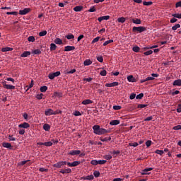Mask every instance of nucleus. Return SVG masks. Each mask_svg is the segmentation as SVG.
I'll return each mask as SVG.
<instances>
[{
    "label": "nucleus",
    "mask_w": 181,
    "mask_h": 181,
    "mask_svg": "<svg viewBox=\"0 0 181 181\" xmlns=\"http://www.w3.org/2000/svg\"><path fill=\"white\" fill-rule=\"evenodd\" d=\"M93 132L96 135H104V134H108V130L103 129L100 125H94L93 127Z\"/></svg>",
    "instance_id": "obj_1"
},
{
    "label": "nucleus",
    "mask_w": 181,
    "mask_h": 181,
    "mask_svg": "<svg viewBox=\"0 0 181 181\" xmlns=\"http://www.w3.org/2000/svg\"><path fill=\"white\" fill-rule=\"evenodd\" d=\"M145 30H146V28L144 26L133 27L132 28L134 33H142V32H145Z\"/></svg>",
    "instance_id": "obj_2"
},
{
    "label": "nucleus",
    "mask_w": 181,
    "mask_h": 181,
    "mask_svg": "<svg viewBox=\"0 0 181 181\" xmlns=\"http://www.w3.org/2000/svg\"><path fill=\"white\" fill-rule=\"evenodd\" d=\"M60 74H61L60 71L50 73L48 75V78H49L50 80H53L55 77H59V76H60Z\"/></svg>",
    "instance_id": "obj_3"
},
{
    "label": "nucleus",
    "mask_w": 181,
    "mask_h": 181,
    "mask_svg": "<svg viewBox=\"0 0 181 181\" xmlns=\"http://www.w3.org/2000/svg\"><path fill=\"white\" fill-rule=\"evenodd\" d=\"M56 114H57V112L53 111V110H52V109H47L45 112V115H46L47 117H49L50 115H56Z\"/></svg>",
    "instance_id": "obj_4"
},
{
    "label": "nucleus",
    "mask_w": 181,
    "mask_h": 181,
    "mask_svg": "<svg viewBox=\"0 0 181 181\" xmlns=\"http://www.w3.org/2000/svg\"><path fill=\"white\" fill-rule=\"evenodd\" d=\"M30 11H32L30 8H25L23 10L19 11V15H28Z\"/></svg>",
    "instance_id": "obj_5"
},
{
    "label": "nucleus",
    "mask_w": 181,
    "mask_h": 181,
    "mask_svg": "<svg viewBox=\"0 0 181 181\" xmlns=\"http://www.w3.org/2000/svg\"><path fill=\"white\" fill-rule=\"evenodd\" d=\"M81 153V151L80 150H71L69 151L68 155H71V156H74L75 155H80Z\"/></svg>",
    "instance_id": "obj_6"
},
{
    "label": "nucleus",
    "mask_w": 181,
    "mask_h": 181,
    "mask_svg": "<svg viewBox=\"0 0 181 181\" xmlns=\"http://www.w3.org/2000/svg\"><path fill=\"white\" fill-rule=\"evenodd\" d=\"M80 163H81L80 161H74L73 163L68 162L67 165L69 168H74L76 166H78V165H80Z\"/></svg>",
    "instance_id": "obj_7"
},
{
    "label": "nucleus",
    "mask_w": 181,
    "mask_h": 181,
    "mask_svg": "<svg viewBox=\"0 0 181 181\" xmlns=\"http://www.w3.org/2000/svg\"><path fill=\"white\" fill-rule=\"evenodd\" d=\"M59 173H62V175H66V174H68V173H71V168L61 169L59 170Z\"/></svg>",
    "instance_id": "obj_8"
},
{
    "label": "nucleus",
    "mask_w": 181,
    "mask_h": 181,
    "mask_svg": "<svg viewBox=\"0 0 181 181\" xmlns=\"http://www.w3.org/2000/svg\"><path fill=\"white\" fill-rule=\"evenodd\" d=\"M151 170H153V168H146L141 171V175H149V173H148V172H151Z\"/></svg>",
    "instance_id": "obj_9"
},
{
    "label": "nucleus",
    "mask_w": 181,
    "mask_h": 181,
    "mask_svg": "<svg viewBox=\"0 0 181 181\" xmlns=\"http://www.w3.org/2000/svg\"><path fill=\"white\" fill-rule=\"evenodd\" d=\"M18 127L28 129V128H30V124H29V123H27V122H23V123L20 124L18 125Z\"/></svg>",
    "instance_id": "obj_10"
},
{
    "label": "nucleus",
    "mask_w": 181,
    "mask_h": 181,
    "mask_svg": "<svg viewBox=\"0 0 181 181\" xmlns=\"http://www.w3.org/2000/svg\"><path fill=\"white\" fill-rule=\"evenodd\" d=\"M71 50H76V47L68 45L64 47V52H71Z\"/></svg>",
    "instance_id": "obj_11"
},
{
    "label": "nucleus",
    "mask_w": 181,
    "mask_h": 181,
    "mask_svg": "<svg viewBox=\"0 0 181 181\" xmlns=\"http://www.w3.org/2000/svg\"><path fill=\"white\" fill-rule=\"evenodd\" d=\"M108 19H110V16H104L98 18V22H103V21H108Z\"/></svg>",
    "instance_id": "obj_12"
},
{
    "label": "nucleus",
    "mask_w": 181,
    "mask_h": 181,
    "mask_svg": "<svg viewBox=\"0 0 181 181\" xmlns=\"http://www.w3.org/2000/svg\"><path fill=\"white\" fill-rule=\"evenodd\" d=\"M119 83L118 82H113L111 83H105V87H117V86H119Z\"/></svg>",
    "instance_id": "obj_13"
},
{
    "label": "nucleus",
    "mask_w": 181,
    "mask_h": 181,
    "mask_svg": "<svg viewBox=\"0 0 181 181\" xmlns=\"http://www.w3.org/2000/svg\"><path fill=\"white\" fill-rule=\"evenodd\" d=\"M2 146H4V148H7V149H12V144L10 143L4 142Z\"/></svg>",
    "instance_id": "obj_14"
},
{
    "label": "nucleus",
    "mask_w": 181,
    "mask_h": 181,
    "mask_svg": "<svg viewBox=\"0 0 181 181\" xmlns=\"http://www.w3.org/2000/svg\"><path fill=\"white\" fill-rule=\"evenodd\" d=\"M127 81L129 83H135L136 81V79H135V78H134V76L130 75V76H127Z\"/></svg>",
    "instance_id": "obj_15"
},
{
    "label": "nucleus",
    "mask_w": 181,
    "mask_h": 181,
    "mask_svg": "<svg viewBox=\"0 0 181 181\" xmlns=\"http://www.w3.org/2000/svg\"><path fill=\"white\" fill-rule=\"evenodd\" d=\"M4 87L7 90H15V86L13 85H8L6 83L4 84Z\"/></svg>",
    "instance_id": "obj_16"
},
{
    "label": "nucleus",
    "mask_w": 181,
    "mask_h": 181,
    "mask_svg": "<svg viewBox=\"0 0 181 181\" xmlns=\"http://www.w3.org/2000/svg\"><path fill=\"white\" fill-rule=\"evenodd\" d=\"M74 11L75 12H81V11H83V6H76L74 8Z\"/></svg>",
    "instance_id": "obj_17"
},
{
    "label": "nucleus",
    "mask_w": 181,
    "mask_h": 181,
    "mask_svg": "<svg viewBox=\"0 0 181 181\" xmlns=\"http://www.w3.org/2000/svg\"><path fill=\"white\" fill-rule=\"evenodd\" d=\"M81 104H83V105H88V104H93V100H90V99H86L85 100H83Z\"/></svg>",
    "instance_id": "obj_18"
},
{
    "label": "nucleus",
    "mask_w": 181,
    "mask_h": 181,
    "mask_svg": "<svg viewBox=\"0 0 181 181\" xmlns=\"http://www.w3.org/2000/svg\"><path fill=\"white\" fill-rule=\"evenodd\" d=\"M132 22L133 23H135V25H141V23H142L141 19L139 18H133Z\"/></svg>",
    "instance_id": "obj_19"
},
{
    "label": "nucleus",
    "mask_w": 181,
    "mask_h": 181,
    "mask_svg": "<svg viewBox=\"0 0 181 181\" xmlns=\"http://www.w3.org/2000/svg\"><path fill=\"white\" fill-rule=\"evenodd\" d=\"M173 86H177L180 87L181 86V79H177L173 81Z\"/></svg>",
    "instance_id": "obj_20"
},
{
    "label": "nucleus",
    "mask_w": 181,
    "mask_h": 181,
    "mask_svg": "<svg viewBox=\"0 0 181 181\" xmlns=\"http://www.w3.org/2000/svg\"><path fill=\"white\" fill-rule=\"evenodd\" d=\"M28 56H30V51H25L21 54V57H28Z\"/></svg>",
    "instance_id": "obj_21"
},
{
    "label": "nucleus",
    "mask_w": 181,
    "mask_h": 181,
    "mask_svg": "<svg viewBox=\"0 0 181 181\" xmlns=\"http://www.w3.org/2000/svg\"><path fill=\"white\" fill-rule=\"evenodd\" d=\"M62 166H63L62 161H59L53 165L54 168H57L58 169H60V168H62Z\"/></svg>",
    "instance_id": "obj_22"
},
{
    "label": "nucleus",
    "mask_w": 181,
    "mask_h": 181,
    "mask_svg": "<svg viewBox=\"0 0 181 181\" xmlns=\"http://www.w3.org/2000/svg\"><path fill=\"white\" fill-rule=\"evenodd\" d=\"M90 64H93V61H91L90 59H86L83 62L84 66H90Z\"/></svg>",
    "instance_id": "obj_23"
},
{
    "label": "nucleus",
    "mask_w": 181,
    "mask_h": 181,
    "mask_svg": "<svg viewBox=\"0 0 181 181\" xmlns=\"http://www.w3.org/2000/svg\"><path fill=\"white\" fill-rule=\"evenodd\" d=\"M33 86H35V83H34L33 80H32L31 82H30V85L25 86V88H27V89L25 90V91H28V90H30V88H32V87H33Z\"/></svg>",
    "instance_id": "obj_24"
},
{
    "label": "nucleus",
    "mask_w": 181,
    "mask_h": 181,
    "mask_svg": "<svg viewBox=\"0 0 181 181\" xmlns=\"http://www.w3.org/2000/svg\"><path fill=\"white\" fill-rule=\"evenodd\" d=\"M119 120H112L110 122V125H119Z\"/></svg>",
    "instance_id": "obj_25"
},
{
    "label": "nucleus",
    "mask_w": 181,
    "mask_h": 181,
    "mask_svg": "<svg viewBox=\"0 0 181 181\" xmlns=\"http://www.w3.org/2000/svg\"><path fill=\"white\" fill-rule=\"evenodd\" d=\"M54 42L56 45H63V41L60 38H56Z\"/></svg>",
    "instance_id": "obj_26"
},
{
    "label": "nucleus",
    "mask_w": 181,
    "mask_h": 181,
    "mask_svg": "<svg viewBox=\"0 0 181 181\" xmlns=\"http://www.w3.org/2000/svg\"><path fill=\"white\" fill-rule=\"evenodd\" d=\"M43 129H45V131H47V132L50 131V125H49V124H45L43 125Z\"/></svg>",
    "instance_id": "obj_27"
},
{
    "label": "nucleus",
    "mask_w": 181,
    "mask_h": 181,
    "mask_svg": "<svg viewBox=\"0 0 181 181\" xmlns=\"http://www.w3.org/2000/svg\"><path fill=\"white\" fill-rule=\"evenodd\" d=\"M56 49H57V45H56V44H54V43H51L50 44L51 52H52L53 50H56Z\"/></svg>",
    "instance_id": "obj_28"
},
{
    "label": "nucleus",
    "mask_w": 181,
    "mask_h": 181,
    "mask_svg": "<svg viewBox=\"0 0 181 181\" xmlns=\"http://www.w3.org/2000/svg\"><path fill=\"white\" fill-rule=\"evenodd\" d=\"M133 52H135V53H139V50H141V48L138 46H134L132 48Z\"/></svg>",
    "instance_id": "obj_29"
},
{
    "label": "nucleus",
    "mask_w": 181,
    "mask_h": 181,
    "mask_svg": "<svg viewBox=\"0 0 181 181\" xmlns=\"http://www.w3.org/2000/svg\"><path fill=\"white\" fill-rule=\"evenodd\" d=\"M93 179H94L93 175H88V176L83 177L84 180H93Z\"/></svg>",
    "instance_id": "obj_30"
},
{
    "label": "nucleus",
    "mask_w": 181,
    "mask_h": 181,
    "mask_svg": "<svg viewBox=\"0 0 181 181\" xmlns=\"http://www.w3.org/2000/svg\"><path fill=\"white\" fill-rule=\"evenodd\" d=\"M54 97H57L58 98H61V97H63V93H59V92H54Z\"/></svg>",
    "instance_id": "obj_31"
},
{
    "label": "nucleus",
    "mask_w": 181,
    "mask_h": 181,
    "mask_svg": "<svg viewBox=\"0 0 181 181\" xmlns=\"http://www.w3.org/2000/svg\"><path fill=\"white\" fill-rule=\"evenodd\" d=\"M11 50H13V49L7 47L2 48L1 52H11Z\"/></svg>",
    "instance_id": "obj_32"
},
{
    "label": "nucleus",
    "mask_w": 181,
    "mask_h": 181,
    "mask_svg": "<svg viewBox=\"0 0 181 181\" xmlns=\"http://www.w3.org/2000/svg\"><path fill=\"white\" fill-rule=\"evenodd\" d=\"M40 90L41 93H46V91H47V86H42Z\"/></svg>",
    "instance_id": "obj_33"
},
{
    "label": "nucleus",
    "mask_w": 181,
    "mask_h": 181,
    "mask_svg": "<svg viewBox=\"0 0 181 181\" xmlns=\"http://www.w3.org/2000/svg\"><path fill=\"white\" fill-rule=\"evenodd\" d=\"M47 35V31L46 30H43L39 33V36L40 37L46 36Z\"/></svg>",
    "instance_id": "obj_34"
},
{
    "label": "nucleus",
    "mask_w": 181,
    "mask_h": 181,
    "mask_svg": "<svg viewBox=\"0 0 181 181\" xmlns=\"http://www.w3.org/2000/svg\"><path fill=\"white\" fill-rule=\"evenodd\" d=\"M117 22H119V23H125V18L121 17V18H117Z\"/></svg>",
    "instance_id": "obj_35"
},
{
    "label": "nucleus",
    "mask_w": 181,
    "mask_h": 181,
    "mask_svg": "<svg viewBox=\"0 0 181 181\" xmlns=\"http://www.w3.org/2000/svg\"><path fill=\"white\" fill-rule=\"evenodd\" d=\"M156 153H157L158 155H160V156H162V155H163L165 153V151H163V150H156L155 151Z\"/></svg>",
    "instance_id": "obj_36"
},
{
    "label": "nucleus",
    "mask_w": 181,
    "mask_h": 181,
    "mask_svg": "<svg viewBox=\"0 0 181 181\" xmlns=\"http://www.w3.org/2000/svg\"><path fill=\"white\" fill-rule=\"evenodd\" d=\"M101 142H107V141H111V137H105L100 139Z\"/></svg>",
    "instance_id": "obj_37"
},
{
    "label": "nucleus",
    "mask_w": 181,
    "mask_h": 181,
    "mask_svg": "<svg viewBox=\"0 0 181 181\" xmlns=\"http://www.w3.org/2000/svg\"><path fill=\"white\" fill-rule=\"evenodd\" d=\"M152 4H153L152 1H144L143 2V5H144L145 6H149L152 5Z\"/></svg>",
    "instance_id": "obj_38"
},
{
    "label": "nucleus",
    "mask_w": 181,
    "mask_h": 181,
    "mask_svg": "<svg viewBox=\"0 0 181 181\" xmlns=\"http://www.w3.org/2000/svg\"><path fill=\"white\" fill-rule=\"evenodd\" d=\"M66 39H68V40H70L71 39H74V35L73 34H69L66 36Z\"/></svg>",
    "instance_id": "obj_39"
},
{
    "label": "nucleus",
    "mask_w": 181,
    "mask_h": 181,
    "mask_svg": "<svg viewBox=\"0 0 181 181\" xmlns=\"http://www.w3.org/2000/svg\"><path fill=\"white\" fill-rule=\"evenodd\" d=\"M152 53H153V51H152V50H148V51H147V52H144V54L145 56H151V54H152Z\"/></svg>",
    "instance_id": "obj_40"
},
{
    "label": "nucleus",
    "mask_w": 181,
    "mask_h": 181,
    "mask_svg": "<svg viewBox=\"0 0 181 181\" xmlns=\"http://www.w3.org/2000/svg\"><path fill=\"white\" fill-rule=\"evenodd\" d=\"M105 163H107V160H98V165H105Z\"/></svg>",
    "instance_id": "obj_41"
},
{
    "label": "nucleus",
    "mask_w": 181,
    "mask_h": 181,
    "mask_svg": "<svg viewBox=\"0 0 181 181\" xmlns=\"http://www.w3.org/2000/svg\"><path fill=\"white\" fill-rule=\"evenodd\" d=\"M180 28V24H176L172 27L173 30H177Z\"/></svg>",
    "instance_id": "obj_42"
},
{
    "label": "nucleus",
    "mask_w": 181,
    "mask_h": 181,
    "mask_svg": "<svg viewBox=\"0 0 181 181\" xmlns=\"http://www.w3.org/2000/svg\"><path fill=\"white\" fill-rule=\"evenodd\" d=\"M91 165H93V166H97L98 165V160H92L90 161Z\"/></svg>",
    "instance_id": "obj_43"
},
{
    "label": "nucleus",
    "mask_w": 181,
    "mask_h": 181,
    "mask_svg": "<svg viewBox=\"0 0 181 181\" xmlns=\"http://www.w3.org/2000/svg\"><path fill=\"white\" fill-rule=\"evenodd\" d=\"M103 158L107 160H110V159H112V156L111 155H105L103 156Z\"/></svg>",
    "instance_id": "obj_44"
},
{
    "label": "nucleus",
    "mask_w": 181,
    "mask_h": 181,
    "mask_svg": "<svg viewBox=\"0 0 181 181\" xmlns=\"http://www.w3.org/2000/svg\"><path fill=\"white\" fill-rule=\"evenodd\" d=\"M33 53L34 54H42V51H40V49H35L33 52Z\"/></svg>",
    "instance_id": "obj_45"
},
{
    "label": "nucleus",
    "mask_w": 181,
    "mask_h": 181,
    "mask_svg": "<svg viewBox=\"0 0 181 181\" xmlns=\"http://www.w3.org/2000/svg\"><path fill=\"white\" fill-rule=\"evenodd\" d=\"M113 42H114L113 40H110L105 41L103 43V46H107V45H110V43H112Z\"/></svg>",
    "instance_id": "obj_46"
},
{
    "label": "nucleus",
    "mask_w": 181,
    "mask_h": 181,
    "mask_svg": "<svg viewBox=\"0 0 181 181\" xmlns=\"http://www.w3.org/2000/svg\"><path fill=\"white\" fill-rule=\"evenodd\" d=\"M153 80H155V78L152 77V76H148L147 78H146L144 79V81L146 82V81H153Z\"/></svg>",
    "instance_id": "obj_47"
},
{
    "label": "nucleus",
    "mask_w": 181,
    "mask_h": 181,
    "mask_svg": "<svg viewBox=\"0 0 181 181\" xmlns=\"http://www.w3.org/2000/svg\"><path fill=\"white\" fill-rule=\"evenodd\" d=\"M29 160H23L19 163V165L20 166H23L24 165H26V163H28V162H29Z\"/></svg>",
    "instance_id": "obj_48"
},
{
    "label": "nucleus",
    "mask_w": 181,
    "mask_h": 181,
    "mask_svg": "<svg viewBox=\"0 0 181 181\" xmlns=\"http://www.w3.org/2000/svg\"><path fill=\"white\" fill-rule=\"evenodd\" d=\"M93 175L95 177H100V171L95 170L93 172Z\"/></svg>",
    "instance_id": "obj_49"
},
{
    "label": "nucleus",
    "mask_w": 181,
    "mask_h": 181,
    "mask_svg": "<svg viewBox=\"0 0 181 181\" xmlns=\"http://www.w3.org/2000/svg\"><path fill=\"white\" fill-rule=\"evenodd\" d=\"M138 143L136 142H134V143H129V146H133L134 148H136V146H138Z\"/></svg>",
    "instance_id": "obj_50"
},
{
    "label": "nucleus",
    "mask_w": 181,
    "mask_h": 181,
    "mask_svg": "<svg viewBox=\"0 0 181 181\" xmlns=\"http://www.w3.org/2000/svg\"><path fill=\"white\" fill-rule=\"evenodd\" d=\"M53 145V143L52 141H47L44 143L45 146H52Z\"/></svg>",
    "instance_id": "obj_51"
},
{
    "label": "nucleus",
    "mask_w": 181,
    "mask_h": 181,
    "mask_svg": "<svg viewBox=\"0 0 181 181\" xmlns=\"http://www.w3.org/2000/svg\"><path fill=\"white\" fill-rule=\"evenodd\" d=\"M100 76H107V71L105 69H103L100 72Z\"/></svg>",
    "instance_id": "obj_52"
},
{
    "label": "nucleus",
    "mask_w": 181,
    "mask_h": 181,
    "mask_svg": "<svg viewBox=\"0 0 181 181\" xmlns=\"http://www.w3.org/2000/svg\"><path fill=\"white\" fill-rule=\"evenodd\" d=\"M144 97V93H140L136 96V100H142Z\"/></svg>",
    "instance_id": "obj_53"
},
{
    "label": "nucleus",
    "mask_w": 181,
    "mask_h": 181,
    "mask_svg": "<svg viewBox=\"0 0 181 181\" xmlns=\"http://www.w3.org/2000/svg\"><path fill=\"white\" fill-rule=\"evenodd\" d=\"M173 18H177V19H181V13L173 14Z\"/></svg>",
    "instance_id": "obj_54"
},
{
    "label": "nucleus",
    "mask_w": 181,
    "mask_h": 181,
    "mask_svg": "<svg viewBox=\"0 0 181 181\" xmlns=\"http://www.w3.org/2000/svg\"><path fill=\"white\" fill-rule=\"evenodd\" d=\"M98 40H100V37H96L95 38H94L92 41V44L94 45V43H97V42H98Z\"/></svg>",
    "instance_id": "obj_55"
},
{
    "label": "nucleus",
    "mask_w": 181,
    "mask_h": 181,
    "mask_svg": "<svg viewBox=\"0 0 181 181\" xmlns=\"http://www.w3.org/2000/svg\"><path fill=\"white\" fill-rule=\"evenodd\" d=\"M28 42H35V37H33V36H30V37H28Z\"/></svg>",
    "instance_id": "obj_56"
},
{
    "label": "nucleus",
    "mask_w": 181,
    "mask_h": 181,
    "mask_svg": "<svg viewBox=\"0 0 181 181\" xmlns=\"http://www.w3.org/2000/svg\"><path fill=\"white\" fill-rule=\"evenodd\" d=\"M6 15H18V12L17 11H11V12H7Z\"/></svg>",
    "instance_id": "obj_57"
},
{
    "label": "nucleus",
    "mask_w": 181,
    "mask_h": 181,
    "mask_svg": "<svg viewBox=\"0 0 181 181\" xmlns=\"http://www.w3.org/2000/svg\"><path fill=\"white\" fill-rule=\"evenodd\" d=\"M151 145H152V141L148 140L146 142V146H147V148H149V146H151Z\"/></svg>",
    "instance_id": "obj_58"
},
{
    "label": "nucleus",
    "mask_w": 181,
    "mask_h": 181,
    "mask_svg": "<svg viewBox=\"0 0 181 181\" xmlns=\"http://www.w3.org/2000/svg\"><path fill=\"white\" fill-rule=\"evenodd\" d=\"M74 115L75 116V117H80V115H81V113L79 112V111H75L74 112Z\"/></svg>",
    "instance_id": "obj_59"
},
{
    "label": "nucleus",
    "mask_w": 181,
    "mask_h": 181,
    "mask_svg": "<svg viewBox=\"0 0 181 181\" xmlns=\"http://www.w3.org/2000/svg\"><path fill=\"white\" fill-rule=\"evenodd\" d=\"M175 131H179V129H181V125H177L173 128Z\"/></svg>",
    "instance_id": "obj_60"
},
{
    "label": "nucleus",
    "mask_w": 181,
    "mask_h": 181,
    "mask_svg": "<svg viewBox=\"0 0 181 181\" xmlns=\"http://www.w3.org/2000/svg\"><path fill=\"white\" fill-rule=\"evenodd\" d=\"M145 107H148V105L139 104L137 106V108H145Z\"/></svg>",
    "instance_id": "obj_61"
},
{
    "label": "nucleus",
    "mask_w": 181,
    "mask_h": 181,
    "mask_svg": "<svg viewBox=\"0 0 181 181\" xmlns=\"http://www.w3.org/2000/svg\"><path fill=\"white\" fill-rule=\"evenodd\" d=\"M122 107L119 105H115L113 106V110H121Z\"/></svg>",
    "instance_id": "obj_62"
},
{
    "label": "nucleus",
    "mask_w": 181,
    "mask_h": 181,
    "mask_svg": "<svg viewBox=\"0 0 181 181\" xmlns=\"http://www.w3.org/2000/svg\"><path fill=\"white\" fill-rule=\"evenodd\" d=\"M8 139H9V141H16V138L13 137L11 135L8 136Z\"/></svg>",
    "instance_id": "obj_63"
},
{
    "label": "nucleus",
    "mask_w": 181,
    "mask_h": 181,
    "mask_svg": "<svg viewBox=\"0 0 181 181\" xmlns=\"http://www.w3.org/2000/svg\"><path fill=\"white\" fill-rule=\"evenodd\" d=\"M175 8H181V1L176 3Z\"/></svg>",
    "instance_id": "obj_64"
}]
</instances>
